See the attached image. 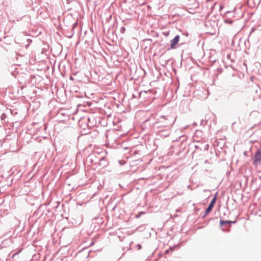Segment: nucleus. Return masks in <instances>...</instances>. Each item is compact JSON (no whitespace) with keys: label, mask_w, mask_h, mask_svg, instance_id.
<instances>
[{"label":"nucleus","mask_w":261,"mask_h":261,"mask_svg":"<svg viewBox=\"0 0 261 261\" xmlns=\"http://www.w3.org/2000/svg\"><path fill=\"white\" fill-rule=\"evenodd\" d=\"M175 119L171 116H162L158 121L153 124V127L156 128H162L165 127H172Z\"/></svg>","instance_id":"obj_1"},{"label":"nucleus","mask_w":261,"mask_h":261,"mask_svg":"<svg viewBox=\"0 0 261 261\" xmlns=\"http://www.w3.org/2000/svg\"><path fill=\"white\" fill-rule=\"evenodd\" d=\"M79 125L81 127L82 129L81 132L83 134H89V129L91 127L89 126L86 118H81L79 121Z\"/></svg>","instance_id":"obj_2"},{"label":"nucleus","mask_w":261,"mask_h":261,"mask_svg":"<svg viewBox=\"0 0 261 261\" xmlns=\"http://www.w3.org/2000/svg\"><path fill=\"white\" fill-rule=\"evenodd\" d=\"M99 159V154L96 155L94 153H92L90 154L87 156L86 159V162L87 163H90L92 164L97 165L98 163ZM96 167H97V166H96Z\"/></svg>","instance_id":"obj_3"},{"label":"nucleus","mask_w":261,"mask_h":261,"mask_svg":"<svg viewBox=\"0 0 261 261\" xmlns=\"http://www.w3.org/2000/svg\"><path fill=\"white\" fill-rule=\"evenodd\" d=\"M88 123L90 127H93L94 126H97L99 124V121L100 119V117H95L93 115H91L90 117L86 118Z\"/></svg>","instance_id":"obj_4"},{"label":"nucleus","mask_w":261,"mask_h":261,"mask_svg":"<svg viewBox=\"0 0 261 261\" xmlns=\"http://www.w3.org/2000/svg\"><path fill=\"white\" fill-rule=\"evenodd\" d=\"M171 127L158 128L159 130L156 132V134L161 137H168L171 133Z\"/></svg>","instance_id":"obj_5"},{"label":"nucleus","mask_w":261,"mask_h":261,"mask_svg":"<svg viewBox=\"0 0 261 261\" xmlns=\"http://www.w3.org/2000/svg\"><path fill=\"white\" fill-rule=\"evenodd\" d=\"M205 168V174L206 175H208L211 174L214 169V166L212 163H210L208 160H205L204 162V167Z\"/></svg>","instance_id":"obj_6"},{"label":"nucleus","mask_w":261,"mask_h":261,"mask_svg":"<svg viewBox=\"0 0 261 261\" xmlns=\"http://www.w3.org/2000/svg\"><path fill=\"white\" fill-rule=\"evenodd\" d=\"M187 5L188 8L189 9H195L198 8L199 7V3L197 0H187Z\"/></svg>","instance_id":"obj_7"},{"label":"nucleus","mask_w":261,"mask_h":261,"mask_svg":"<svg viewBox=\"0 0 261 261\" xmlns=\"http://www.w3.org/2000/svg\"><path fill=\"white\" fill-rule=\"evenodd\" d=\"M261 164V151L257 149L254 154L253 164L258 165Z\"/></svg>","instance_id":"obj_8"},{"label":"nucleus","mask_w":261,"mask_h":261,"mask_svg":"<svg viewBox=\"0 0 261 261\" xmlns=\"http://www.w3.org/2000/svg\"><path fill=\"white\" fill-rule=\"evenodd\" d=\"M180 39V36L178 35H176L174 38L170 40V48H175V46L178 44Z\"/></svg>","instance_id":"obj_9"},{"label":"nucleus","mask_w":261,"mask_h":261,"mask_svg":"<svg viewBox=\"0 0 261 261\" xmlns=\"http://www.w3.org/2000/svg\"><path fill=\"white\" fill-rule=\"evenodd\" d=\"M108 164L107 161L105 156L100 157L98 160L97 166L99 167L103 168L106 167Z\"/></svg>","instance_id":"obj_10"},{"label":"nucleus","mask_w":261,"mask_h":261,"mask_svg":"<svg viewBox=\"0 0 261 261\" xmlns=\"http://www.w3.org/2000/svg\"><path fill=\"white\" fill-rule=\"evenodd\" d=\"M87 134L89 135L91 138H95L99 135V132L96 130H94L91 132L89 131V134Z\"/></svg>","instance_id":"obj_11"},{"label":"nucleus","mask_w":261,"mask_h":261,"mask_svg":"<svg viewBox=\"0 0 261 261\" xmlns=\"http://www.w3.org/2000/svg\"><path fill=\"white\" fill-rule=\"evenodd\" d=\"M213 206H214V205H212V203H210L206 209V211H205L206 213L207 214L209 212H210L211 211L212 209L213 208Z\"/></svg>","instance_id":"obj_12"},{"label":"nucleus","mask_w":261,"mask_h":261,"mask_svg":"<svg viewBox=\"0 0 261 261\" xmlns=\"http://www.w3.org/2000/svg\"><path fill=\"white\" fill-rule=\"evenodd\" d=\"M230 222H231V221H224V220H221L220 222L221 225H225L226 224L229 223Z\"/></svg>","instance_id":"obj_13"},{"label":"nucleus","mask_w":261,"mask_h":261,"mask_svg":"<svg viewBox=\"0 0 261 261\" xmlns=\"http://www.w3.org/2000/svg\"><path fill=\"white\" fill-rule=\"evenodd\" d=\"M6 118V115L5 113H3L1 116V118L2 120H5Z\"/></svg>","instance_id":"obj_14"},{"label":"nucleus","mask_w":261,"mask_h":261,"mask_svg":"<svg viewBox=\"0 0 261 261\" xmlns=\"http://www.w3.org/2000/svg\"><path fill=\"white\" fill-rule=\"evenodd\" d=\"M225 22L226 23H229V24H231L232 23V21L231 20H230V19H226L225 20Z\"/></svg>","instance_id":"obj_15"},{"label":"nucleus","mask_w":261,"mask_h":261,"mask_svg":"<svg viewBox=\"0 0 261 261\" xmlns=\"http://www.w3.org/2000/svg\"><path fill=\"white\" fill-rule=\"evenodd\" d=\"M147 93V91H141L138 94L139 95V96L141 97L142 95H143L144 94Z\"/></svg>","instance_id":"obj_16"},{"label":"nucleus","mask_w":261,"mask_h":261,"mask_svg":"<svg viewBox=\"0 0 261 261\" xmlns=\"http://www.w3.org/2000/svg\"><path fill=\"white\" fill-rule=\"evenodd\" d=\"M125 27H121V28H120V32L121 33H124L125 32Z\"/></svg>","instance_id":"obj_17"},{"label":"nucleus","mask_w":261,"mask_h":261,"mask_svg":"<svg viewBox=\"0 0 261 261\" xmlns=\"http://www.w3.org/2000/svg\"><path fill=\"white\" fill-rule=\"evenodd\" d=\"M208 147H209V145L207 144H206L203 146V149L207 150V149H208Z\"/></svg>","instance_id":"obj_18"},{"label":"nucleus","mask_w":261,"mask_h":261,"mask_svg":"<svg viewBox=\"0 0 261 261\" xmlns=\"http://www.w3.org/2000/svg\"><path fill=\"white\" fill-rule=\"evenodd\" d=\"M216 202V197H215L211 201L210 203H212V205H214L215 203Z\"/></svg>","instance_id":"obj_19"},{"label":"nucleus","mask_w":261,"mask_h":261,"mask_svg":"<svg viewBox=\"0 0 261 261\" xmlns=\"http://www.w3.org/2000/svg\"><path fill=\"white\" fill-rule=\"evenodd\" d=\"M183 35L186 36V37H188L189 36V33L188 32H186V33H184L182 34Z\"/></svg>","instance_id":"obj_20"},{"label":"nucleus","mask_w":261,"mask_h":261,"mask_svg":"<svg viewBox=\"0 0 261 261\" xmlns=\"http://www.w3.org/2000/svg\"><path fill=\"white\" fill-rule=\"evenodd\" d=\"M137 248H138V249H141V248H142L141 245H140V244H138V245H137Z\"/></svg>","instance_id":"obj_21"},{"label":"nucleus","mask_w":261,"mask_h":261,"mask_svg":"<svg viewBox=\"0 0 261 261\" xmlns=\"http://www.w3.org/2000/svg\"><path fill=\"white\" fill-rule=\"evenodd\" d=\"M195 147H196V149L200 148L201 150L202 149V148L201 147H199L198 145H195Z\"/></svg>","instance_id":"obj_22"},{"label":"nucleus","mask_w":261,"mask_h":261,"mask_svg":"<svg viewBox=\"0 0 261 261\" xmlns=\"http://www.w3.org/2000/svg\"><path fill=\"white\" fill-rule=\"evenodd\" d=\"M133 97V98H136L137 97V95H136L135 94H133V95H132Z\"/></svg>","instance_id":"obj_23"},{"label":"nucleus","mask_w":261,"mask_h":261,"mask_svg":"<svg viewBox=\"0 0 261 261\" xmlns=\"http://www.w3.org/2000/svg\"><path fill=\"white\" fill-rule=\"evenodd\" d=\"M138 179H141V180H143V179H147V178H146L142 177V178H138Z\"/></svg>","instance_id":"obj_24"},{"label":"nucleus","mask_w":261,"mask_h":261,"mask_svg":"<svg viewBox=\"0 0 261 261\" xmlns=\"http://www.w3.org/2000/svg\"><path fill=\"white\" fill-rule=\"evenodd\" d=\"M258 149L261 151V142H260V147Z\"/></svg>","instance_id":"obj_25"},{"label":"nucleus","mask_w":261,"mask_h":261,"mask_svg":"<svg viewBox=\"0 0 261 261\" xmlns=\"http://www.w3.org/2000/svg\"><path fill=\"white\" fill-rule=\"evenodd\" d=\"M223 6H220V9H223Z\"/></svg>","instance_id":"obj_26"},{"label":"nucleus","mask_w":261,"mask_h":261,"mask_svg":"<svg viewBox=\"0 0 261 261\" xmlns=\"http://www.w3.org/2000/svg\"><path fill=\"white\" fill-rule=\"evenodd\" d=\"M70 79L71 80H73V78L72 76H70Z\"/></svg>","instance_id":"obj_27"}]
</instances>
